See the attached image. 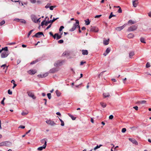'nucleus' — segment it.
<instances>
[{"label": "nucleus", "instance_id": "1", "mask_svg": "<svg viewBox=\"0 0 151 151\" xmlns=\"http://www.w3.org/2000/svg\"><path fill=\"white\" fill-rule=\"evenodd\" d=\"M75 21L76 22L75 23L71 29H70L69 31L70 32H72L74 31L76 28L77 27H78L79 24V22L78 20L75 19Z\"/></svg>", "mask_w": 151, "mask_h": 151}, {"label": "nucleus", "instance_id": "2", "mask_svg": "<svg viewBox=\"0 0 151 151\" xmlns=\"http://www.w3.org/2000/svg\"><path fill=\"white\" fill-rule=\"evenodd\" d=\"M137 28V27L136 25H132L130 27H129L127 31H132L136 30Z\"/></svg>", "mask_w": 151, "mask_h": 151}, {"label": "nucleus", "instance_id": "3", "mask_svg": "<svg viewBox=\"0 0 151 151\" xmlns=\"http://www.w3.org/2000/svg\"><path fill=\"white\" fill-rule=\"evenodd\" d=\"M9 53L8 52H3L1 54V57L2 58H5L8 56Z\"/></svg>", "mask_w": 151, "mask_h": 151}, {"label": "nucleus", "instance_id": "4", "mask_svg": "<svg viewBox=\"0 0 151 151\" xmlns=\"http://www.w3.org/2000/svg\"><path fill=\"white\" fill-rule=\"evenodd\" d=\"M46 122L47 124L52 126L56 125V123L53 121L50 120H47L46 121Z\"/></svg>", "mask_w": 151, "mask_h": 151}, {"label": "nucleus", "instance_id": "5", "mask_svg": "<svg viewBox=\"0 0 151 151\" xmlns=\"http://www.w3.org/2000/svg\"><path fill=\"white\" fill-rule=\"evenodd\" d=\"M98 31L99 29L97 27H91L90 29L91 31L97 32Z\"/></svg>", "mask_w": 151, "mask_h": 151}, {"label": "nucleus", "instance_id": "6", "mask_svg": "<svg viewBox=\"0 0 151 151\" xmlns=\"http://www.w3.org/2000/svg\"><path fill=\"white\" fill-rule=\"evenodd\" d=\"M127 25V24H125L121 27H117L115 29L117 31H119L122 29Z\"/></svg>", "mask_w": 151, "mask_h": 151}, {"label": "nucleus", "instance_id": "7", "mask_svg": "<svg viewBox=\"0 0 151 151\" xmlns=\"http://www.w3.org/2000/svg\"><path fill=\"white\" fill-rule=\"evenodd\" d=\"M47 145V142H45L44 145L40 147L37 148V150L39 151H42L43 149L45 148Z\"/></svg>", "mask_w": 151, "mask_h": 151}, {"label": "nucleus", "instance_id": "8", "mask_svg": "<svg viewBox=\"0 0 151 151\" xmlns=\"http://www.w3.org/2000/svg\"><path fill=\"white\" fill-rule=\"evenodd\" d=\"M43 35L44 36V35L43 33L42 32H39L37 33H36L34 35L32 36V37H40V35Z\"/></svg>", "mask_w": 151, "mask_h": 151}, {"label": "nucleus", "instance_id": "9", "mask_svg": "<svg viewBox=\"0 0 151 151\" xmlns=\"http://www.w3.org/2000/svg\"><path fill=\"white\" fill-rule=\"evenodd\" d=\"M31 19L33 22L35 23H37V21H36L37 18L36 16L34 15H32L31 16Z\"/></svg>", "mask_w": 151, "mask_h": 151}, {"label": "nucleus", "instance_id": "10", "mask_svg": "<svg viewBox=\"0 0 151 151\" xmlns=\"http://www.w3.org/2000/svg\"><path fill=\"white\" fill-rule=\"evenodd\" d=\"M28 95L30 97L32 98L33 99H35L36 97L35 96L34 93L30 92H27Z\"/></svg>", "mask_w": 151, "mask_h": 151}, {"label": "nucleus", "instance_id": "11", "mask_svg": "<svg viewBox=\"0 0 151 151\" xmlns=\"http://www.w3.org/2000/svg\"><path fill=\"white\" fill-rule=\"evenodd\" d=\"M129 139L130 141L132 142L133 144H134L136 145H138V143L135 139L131 138H129Z\"/></svg>", "mask_w": 151, "mask_h": 151}, {"label": "nucleus", "instance_id": "12", "mask_svg": "<svg viewBox=\"0 0 151 151\" xmlns=\"http://www.w3.org/2000/svg\"><path fill=\"white\" fill-rule=\"evenodd\" d=\"M36 72V71L35 70H31L28 71V73L30 75L34 74Z\"/></svg>", "mask_w": 151, "mask_h": 151}, {"label": "nucleus", "instance_id": "13", "mask_svg": "<svg viewBox=\"0 0 151 151\" xmlns=\"http://www.w3.org/2000/svg\"><path fill=\"white\" fill-rule=\"evenodd\" d=\"M58 70L56 68H52V69H50V70L49 72L50 73H54L55 72L58 71Z\"/></svg>", "mask_w": 151, "mask_h": 151}, {"label": "nucleus", "instance_id": "14", "mask_svg": "<svg viewBox=\"0 0 151 151\" xmlns=\"http://www.w3.org/2000/svg\"><path fill=\"white\" fill-rule=\"evenodd\" d=\"M110 50H111L110 48H108L106 49L105 52L103 54V55H104L105 56H106L107 55V54L110 52Z\"/></svg>", "mask_w": 151, "mask_h": 151}, {"label": "nucleus", "instance_id": "15", "mask_svg": "<svg viewBox=\"0 0 151 151\" xmlns=\"http://www.w3.org/2000/svg\"><path fill=\"white\" fill-rule=\"evenodd\" d=\"M48 75V73H46L44 74L43 75H38V76L39 77H41V78H44L46 77Z\"/></svg>", "mask_w": 151, "mask_h": 151}, {"label": "nucleus", "instance_id": "16", "mask_svg": "<svg viewBox=\"0 0 151 151\" xmlns=\"http://www.w3.org/2000/svg\"><path fill=\"white\" fill-rule=\"evenodd\" d=\"M103 95L104 98L109 97L110 96L109 93H104L103 94Z\"/></svg>", "mask_w": 151, "mask_h": 151}, {"label": "nucleus", "instance_id": "17", "mask_svg": "<svg viewBox=\"0 0 151 151\" xmlns=\"http://www.w3.org/2000/svg\"><path fill=\"white\" fill-rule=\"evenodd\" d=\"M134 55V53L133 51H131L130 52L129 54V57L130 58H132V57Z\"/></svg>", "mask_w": 151, "mask_h": 151}, {"label": "nucleus", "instance_id": "18", "mask_svg": "<svg viewBox=\"0 0 151 151\" xmlns=\"http://www.w3.org/2000/svg\"><path fill=\"white\" fill-rule=\"evenodd\" d=\"M70 55V53L68 51H65L64 52L63 54V56H69Z\"/></svg>", "mask_w": 151, "mask_h": 151}, {"label": "nucleus", "instance_id": "19", "mask_svg": "<svg viewBox=\"0 0 151 151\" xmlns=\"http://www.w3.org/2000/svg\"><path fill=\"white\" fill-rule=\"evenodd\" d=\"M134 35L132 33L129 34L127 35V37L129 38H132L134 37Z\"/></svg>", "mask_w": 151, "mask_h": 151}, {"label": "nucleus", "instance_id": "20", "mask_svg": "<svg viewBox=\"0 0 151 151\" xmlns=\"http://www.w3.org/2000/svg\"><path fill=\"white\" fill-rule=\"evenodd\" d=\"M82 54L83 55H87L88 54V51L87 50H82Z\"/></svg>", "mask_w": 151, "mask_h": 151}, {"label": "nucleus", "instance_id": "21", "mask_svg": "<svg viewBox=\"0 0 151 151\" xmlns=\"http://www.w3.org/2000/svg\"><path fill=\"white\" fill-rule=\"evenodd\" d=\"M100 104L101 106L103 108H105L106 106V103L103 102H101L100 103Z\"/></svg>", "mask_w": 151, "mask_h": 151}, {"label": "nucleus", "instance_id": "22", "mask_svg": "<svg viewBox=\"0 0 151 151\" xmlns=\"http://www.w3.org/2000/svg\"><path fill=\"white\" fill-rule=\"evenodd\" d=\"M138 2H134V1H132V4L134 7H136L137 6L138 4Z\"/></svg>", "mask_w": 151, "mask_h": 151}, {"label": "nucleus", "instance_id": "23", "mask_svg": "<svg viewBox=\"0 0 151 151\" xmlns=\"http://www.w3.org/2000/svg\"><path fill=\"white\" fill-rule=\"evenodd\" d=\"M109 39H108L107 40H105L104 41V44L105 45H107L109 44Z\"/></svg>", "mask_w": 151, "mask_h": 151}, {"label": "nucleus", "instance_id": "24", "mask_svg": "<svg viewBox=\"0 0 151 151\" xmlns=\"http://www.w3.org/2000/svg\"><path fill=\"white\" fill-rule=\"evenodd\" d=\"M55 93L58 96H60L61 95V93L58 90H57L55 91Z\"/></svg>", "mask_w": 151, "mask_h": 151}, {"label": "nucleus", "instance_id": "25", "mask_svg": "<svg viewBox=\"0 0 151 151\" xmlns=\"http://www.w3.org/2000/svg\"><path fill=\"white\" fill-rule=\"evenodd\" d=\"M85 24L86 25H89L90 23V21L89 19H87L86 20H85Z\"/></svg>", "mask_w": 151, "mask_h": 151}, {"label": "nucleus", "instance_id": "26", "mask_svg": "<svg viewBox=\"0 0 151 151\" xmlns=\"http://www.w3.org/2000/svg\"><path fill=\"white\" fill-rule=\"evenodd\" d=\"M135 23V22L134 21H132V20H130L128 22V24H134Z\"/></svg>", "mask_w": 151, "mask_h": 151}, {"label": "nucleus", "instance_id": "27", "mask_svg": "<svg viewBox=\"0 0 151 151\" xmlns=\"http://www.w3.org/2000/svg\"><path fill=\"white\" fill-rule=\"evenodd\" d=\"M19 22L24 24H25L26 23V21L23 19H20Z\"/></svg>", "mask_w": 151, "mask_h": 151}, {"label": "nucleus", "instance_id": "28", "mask_svg": "<svg viewBox=\"0 0 151 151\" xmlns=\"http://www.w3.org/2000/svg\"><path fill=\"white\" fill-rule=\"evenodd\" d=\"M140 41L141 42L146 43V42L145 41V40L143 37H141L140 39Z\"/></svg>", "mask_w": 151, "mask_h": 151}, {"label": "nucleus", "instance_id": "29", "mask_svg": "<svg viewBox=\"0 0 151 151\" xmlns=\"http://www.w3.org/2000/svg\"><path fill=\"white\" fill-rule=\"evenodd\" d=\"M146 101L145 100L141 101H139L138 103L139 104H143L146 103Z\"/></svg>", "mask_w": 151, "mask_h": 151}, {"label": "nucleus", "instance_id": "30", "mask_svg": "<svg viewBox=\"0 0 151 151\" xmlns=\"http://www.w3.org/2000/svg\"><path fill=\"white\" fill-rule=\"evenodd\" d=\"M55 35L56 36V39L57 40H58L60 39L61 37V35H59L58 34H55Z\"/></svg>", "mask_w": 151, "mask_h": 151}, {"label": "nucleus", "instance_id": "31", "mask_svg": "<svg viewBox=\"0 0 151 151\" xmlns=\"http://www.w3.org/2000/svg\"><path fill=\"white\" fill-rule=\"evenodd\" d=\"M2 51L4 50L5 52H8V47H5L4 48H3L2 49Z\"/></svg>", "mask_w": 151, "mask_h": 151}, {"label": "nucleus", "instance_id": "32", "mask_svg": "<svg viewBox=\"0 0 151 151\" xmlns=\"http://www.w3.org/2000/svg\"><path fill=\"white\" fill-rule=\"evenodd\" d=\"M59 119L61 122V126H64V123L63 121L60 119L59 118Z\"/></svg>", "mask_w": 151, "mask_h": 151}, {"label": "nucleus", "instance_id": "33", "mask_svg": "<svg viewBox=\"0 0 151 151\" xmlns=\"http://www.w3.org/2000/svg\"><path fill=\"white\" fill-rule=\"evenodd\" d=\"M102 146V145H100L99 146L97 145L96 147H95L94 148V150H95L99 148L101 146Z\"/></svg>", "mask_w": 151, "mask_h": 151}, {"label": "nucleus", "instance_id": "34", "mask_svg": "<svg viewBox=\"0 0 151 151\" xmlns=\"http://www.w3.org/2000/svg\"><path fill=\"white\" fill-rule=\"evenodd\" d=\"M116 16L112 14V12H111L110 16L109 17V19H111L113 17H115Z\"/></svg>", "mask_w": 151, "mask_h": 151}, {"label": "nucleus", "instance_id": "35", "mask_svg": "<svg viewBox=\"0 0 151 151\" xmlns=\"http://www.w3.org/2000/svg\"><path fill=\"white\" fill-rule=\"evenodd\" d=\"M47 97L49 99H50L51 97V94L50 93H48L47 95Z\"/></svg>", "mask_w": 151, "mask_h": 151}, {"label": "nucleus", "instance_id": "36", "mask_svg": "<svg viewBox=\"0 0 151 151\" xmlns=\"http://www.w3.org/2000/svg\"><path fill=\"white\" fill-rule=\"evenodd\" d=\"M150 66V64L149 63H147L146 64V67L147 68H148Z\"/></svg>", "mask_w": 151, "mask_h": 151}, {"label": "nucleus", "instance_id": "37", "mask_svg": "<svg viewBox=\"0 0 151 151\" xmlns=\"http://www.w3.org/2000/svg\"><path fill=\"white\" fill-rule=\"evenodd\" d=\"M5 23V21L4 20H3V21H1L0 22V26H2V25H3Z\"/></svg>", "mask_w": 151, "mask_h": 151}, {"label": "nucleus", "instance_id": "38", "mask_svg": "<svg viewBox=\"0 0 151 151\" xmlns=\"http://www.w3.org/2000/svg\"><path fill=\"white\" fill-rule=\"evenodd\" d=\"M41 142L42 143H45V142H47L46 141L45 139H43L41 141Z\"/></svg>", "mask_w": 151, "mask_h": 151}, {"label": "nucleus", "instance_id": "39", "mask_svg": "<svg viewBox=\"0 0 151 151\" xmlns=\"http://www.w3.org/2000/svg\"><path fill=\"white\" fill-rule=\"evenodd\" d=\"M64 27L63 26H61L59 30V31L60 32L62 31L63 29H64Z\"/></svg>", "mask_w": 151, "mask_h": 151}, {"label": "nucleus", "instance_id": "40", "mask_svg": "<svg viewBox=\"0 0 151 151\" xmlns=\"http://www.w3.org/2000/svg\"><path fill=\"white\" fill-rule=\"evenodd\" d=\"M55 6H50V10H53L54 8L55 7Z\"/></svg>", "mask_w": 151, "mask_h": 151}, {"label": "nucleus", "instance_id": "41", "mask_svg": "<svg viewBox=\"0 0 151 151\" xmlns=\"http://www.w3.org/2000/svg\"><path fill=\"white\" fill-rule=\"evenodd\" d=\"M50 4H47L46 6H45V8L46 9L48 8H50Z\"/></svg>", "mask_w": 151, "mask_h": 151}, {"label": "nucleus", "instance_id": "42", "mask_svg": "<svg viewBox=\"0 0 151 151\" xmlns=\"http://www.w3.org/2000/svg\"><path fill=\"white\" fill-rule=\"evenodd\" d=\"M126 131V129L125 128H123L122 129V132L123 133L125 132Z\"/></svg>", "mask_w": 151, "mask_h": 151}, {"label": "nucleus", "instance_id": "43", "mask_svg": "<svg viewBox=\"0 0 151 151\" xmlns=\"http://www.w3.org/2000/svg\"><path fill=\"white\" fill-rule=\"evenodd\" d=\"M117 12L119 13H121L122 12V10L120 7L119 9Z\"/></svg>", "mask_w": 151, "mask_h": 151}, {"label": "nucleus", "instance_id": "44", "mask_svg": "<svg viewBox=\"0 0 151 151\" xmlns=\"http://www.w3.org/2000/svg\"><path fill=\"white\" fill-rule=\"evenodd\" d=\"M8 93L10 95H11L12 94V92L9 89L8 91Z\"/></svg>", "mask_w": 151, "mask_h": 151}, {"label": "nucleus", "instance_id": "45", "mask_svg": "<svg viewBox=\"0 0 151 151\" xmlns=\"http://www.w3.org/2000/svg\"><path fill=\"white\" fill-rule=\"evenodd\" d=\"M101 16V15H96L95 16L94 18H99Z\"/></svg>", "mask_w": 151, "mask_h": 151}, {"label": "nucleus", "instance_id": "46", "mask_svg": "<svg viewBox=\"0 0 151 151\" xmlns=\"http://www.w3.org/2000/svg\"><path fill=\"white\" fill-rule=\"evenodd\" d=\"M113 116L112 115H110L109 117V119H111L113 118Z\"/></svg>", "mask_w": 151, "mask_h": 151}, {"label": "nucleus", "instance_id": "47", "mask_svg": "<svg viewBox=\"0 0 151 151\" xmlns=\"http://www.w3.org/2000/svg\"><path fill=\"white\" fill-rule=\"evenodd\" d=\"M45 20H44L42 21L41 23V26H43L44 25H45Z\"/></svg>", "mask_w": 151, "mask_h": 151}, {"label": "nucleus", "instance_id": "48", "mask_svg": "<svg viewBox=\"0 0 151 151\" xmlns=\"http://www.w3.org/2000/svg\"><path fill=\"white\" fill-rule=\"evenodd\" d=\"M63 42V41L62 40H61L58 41V42L59 43H62Z\"/></svg>", "mask_w": 151, "mask_h": 151}, {"label": "nucleus", "instance_id": "49", "mask_svg": "<svg viewBox=\"0 0 151 151\" xmlns=\"http://www.w3.org/2000/svg\"><path fill=\"white\" fill-rule=\"evenodd\" d=\"M31 2L32 3H35L36 2V0H30Z\"/></svg>", "mask_w": 151, "mask_h": 151}, {"label": "nucleus", "instance_id": "50", "mask_svg": "<svg viewBox=\"0 0 151 151\" xmlns=\"http://www.w3.org/2000/svg\"><path fill=\"white\" fill-rule=\"evenodd\" d=\"M86 62H83V61L81 62L80 63V65H83L84 64L86 63Z\"/></svg>", "mask_w": 151, "mask_h": 151}, {"label": "nucleus", "instance_id": "51", "mask_svg": "<svg viewBox=\"0 0 151 151\" xmlns=\"http://www.w3.org/2000/svg\"><path fill=\"white\" fill-rule=\"evenodd\" d=\"M37 62V60L34 61L33 62H31V63H30V64H34Z\"/></svg>", "mask_w": 151, "mask_h": 151}, {"label": "nucleus", "instance_id": "52", "mask_svg": "<svg viewBox=\"0 0 151 151\" xmlns=\"http://www.w3.org/2000/svg\"><path fill=\"white\" fill-rule=\"evenodd\" d=\"M15 44V42H11V43H8V45H14Z\"/></svg>", "mask_w": 151, "mask_h": 151}, {"label": "nucleus", "instance_id": "53", "mask_svg": "<svg viewBox=\"0 0 151 151\" xmlns=\"http://www.w3.org/2000/svg\"><path fill=\"white\" fill-rule=\"evenodd\" d=\"M20 19H19L16 18V19H14V21H16L17 22H19Z\"/></svg>", "mask_w": 151, "mask_h": 151}, {"label": "nucleus", "instance_id": "54", "mask_svg": "<svg viewBox=\"0 0 151 151\" xmlns=\"http://www.w3.org/2000/svg\"><path fill=\"white\" fill-rule=\"evenodd\" d=\"M9 142H3V143H2V144H2V145H5L6 143H8ZM1 145H0V146H1Z\"/></svg>", "mask_w": 151, "mask_h": 151}, {"label": "nucleus", "instance_id": "55", "mask_svg": "<svg viewBox=\"0 0 151 151\" xmlns=\"http://www.w3.org/2000/svg\"><path fill=\"white\" fill-rule=\"evenodd\" d=\"M51 24H50L46 28V29L47 30L50 28L51 27Z\"/></svg>", "mask_w": 151, "mask_h": 151}, {"label": "nucleus", "instance_id": "56", "mask_svg": "<svg viewBox=\"0 0 151 151\" xmlns=\"http://www.w3.org/2000/svg\"><path fill=\"white\" fill-rule=\"evenodd\" d=\"M133 108L135 109L136 110H138V107L137 106H135L133 107Z\"/></svg>", "mask_w": 151, "mask_h": 151}, {"label": "nucleus", "instance_id": "57", "mask_svg": "<svg viewBox=\"0 0 151 151\" xmlns=\"http://www.w3.org/2000/svg\"><path fill=\"white\" fill-rule=\"evenodd\" d=\"M27 113L24 112H22V115H27Z\"/></svg>", "mask_w": 151, "mask_h": 151}, {"label": "nucleus", "instance_id": "58", "mask_svg": "<svg viewBox=\"0 0 151 151\" xmlns=\"http://www.w3.org/2000/svg\"><path fill=\"white\" fill-rule=\"evenodd\" d=\"M48 24H49V23L48 22V21L47 22V21L45 22V26H47L48 25Z\"/></svg>", "mask_w": 151, "mask_h": 151}, {"label": "nucleus", "instance_id": "59", "mask_svg": "<svg viewBox=\"0 0 151 151\" xmlns=\"http://www.w3.org/2000/svg\"><path fill=\"white\" fill-rule=\"evenodd\" d=\"M19 128H20L22 129H24L25 128V127L24 126L21 125L19 127Z\"/></svg>", "mask_w": 151, "mask_h": 151}, {"label": "nucleus", "instance_id": "60", "mask_svg": "<svg viewBox=\"0 0 151 151\" xmlns=\"http://www.w3.org/2000/svg\"><path fill=\"white\" fill-rule=\"evenodd\" d=\"M148 15L149 17H151V11L148 13Z\"/></svg>", "mask_w": 151, "mask_h": 151}, {"label": "nucleus", "instance_id": "61", "mask_svg": "<svg viewBox=\"0 0 151 151\" xmlns=\"http://www.w3.org/2000/svg\"><path fill=\"white\" fill-rule=\"evenodd\" d=\"M34 31L33 29L31 30L29 32V34L30 35H31L32 33V32Z\"/></svg>", "mask_w": 151, "mask_h": 151}, {"label": "nucleus", "instance_id": "62", "mask_svg": "<svg viewBox=\"0 0 151 151\" xmlns=\"http://www.w3.org/2000/svg\"><path fill=\"white\" fill-rule=\"evenodd\" d=\"M53 22H53V21H52V20H50L49 21H48V22L49 23H52Z\"/></svg>", "mask_w": 151, "mask_h": 151}, {"label": "nucleus", "instance_id": "63", "mask_svg": "<svg viewBox=\"0 0 151 151\" xmlns=\"http://www.w3.org/2000/svg\"><path fill=\"white\" fill-rule=\"evenodd\" d=\"M21 62V61L20 60H18L17 61V63L18 64H19L20 62Z\"/></svg>", "mask_w": 151, "mask_h": 151}, {"label": "nucleus", "instance_id": "64", "mask_svg": "<svg viewBox=\"0 0 151 151\" xmlns=\"http://www.w3.org/2000/svg\"><path fill=\"white\" fill-rule=\"evenodd\" d=\"M56 114L57 115H59V116H61V114L60 112H57L56 113Z\"/></svg>", "mask_w": 151, "mask_h": 151}]
</instances>
